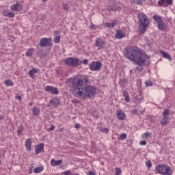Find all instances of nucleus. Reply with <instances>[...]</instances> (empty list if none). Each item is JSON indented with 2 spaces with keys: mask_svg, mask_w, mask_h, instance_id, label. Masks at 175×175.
<instances>
[{
  "mask_svg": "<svg viewBox=\"0 0 175 175\" xmlns=\"http://www.w3.org/2000/svg\"><path fill=\"white\" fill-rule=\"evenodd\" d=\"M140 146H146L147 144V142L146 141H140L139 142Z\"/></svg>",
  "mask_w": 175,
  "mask_h": 175,
  "instance_id": "46",
  "label": "nucleus"
},
{
  "mask_svg": "<svg viewBox=\"0 0 175 175\" xmlns=\"http://www.w3.org/2000/svg\"><path fill=\"white\" fill-rule=\"evenodd\" d=\"M44 2L45 1H48V0H42Z\"/></svg>",
  "mask_w": 175,
  "mask_h": 175,
  "instance_id": "59",
  "label": "nucleus"
},
{
  "mask_svg": "<svg viewBox=\"0 0 175 175\" xmlns=\"http://www.w3.org/2000/svg\"><path fill=\"white\" fill-rule=\"evenodd\" d=\"M122 94H123V96L125 99V101L129 102L131 100V98H129V93H128V92H126V90H123Z\"/></svg>",
  "mask_w": 175,
  "mask_h": 175,
  "instance_id": "25",
  "label": "nucleus"
},
{
  "mask_svg": "<svg viewBox=\"0 0 175 175\" xmlns=\"http://www.w3.org/2000/svg\"><path fill=\"white\" fill-rule=\"evenodd\" d=\"M7 17H9L10 18H14V13L12 12H9Z\"/></svg>",
  "mask_w": 175,
  "mask_h": 175,
  "instance_id": "36",
  "label": "nucleus"
},
{
  "mask_svg": "<svg viewBox=\"0 0 175 175\" xmlns=\"http://www.w3.org/2000/svg\"><path fill=\"white\" fill-rule=\"evenodd\" d=\"M115 170H116V175L121 174V169L120 168L116 167Z\"/></svg>",
  "mask_w": 175,
  "mask_h": 175,
  "instance_id": "41",
  "label": "nucleus"
},
{
  "mask_svg": "<svg viewBox=\"0 0 175 175\" xmlns=\"http://www.w3.org/2000/svg\"><path fill=\"white\" fill-rule=\"evenodd\" d=\"M126 35L125 32L122 31V30H117L115 38L116 39H122L125 38Z\"/></svg>",
  "mask_w": 175,
  "mask_h": 175,
  "instance_id": "16",
  "label": "nucleus"
},
{
  "mask_svg": "<svg viewBox=\"0 0 175 175\" xmlns=\"http://www.w3.org/2000/svg\"><path fill=\"white\" fill-rule=\"evenodd\" d=\"M55 129V126L54 125H51V127L49 129V132H53Z\"/></svg>",
  "mask_w": 175,
  "mask_h": 175,
  "instance_id": "45",
  "label": "nucleus"
},
{
  "mask_svg": "<svg viewBox=\"0 0 175 175\" xmlns=\"http://www.w3.org/2000/svg\"><path fill=\"white\" fill-rule=\"evenodd\" d=\"M138 23L139 25V33L140 35L144 34L146 31H147V27H148L150 24V21H148V18H147V16L146 14L143 12H140L138 14Z\"/></svg>",
  "mask_w": 175,
  "mask_h": 175,
  "instance_id": "3",
  "label": "nucleus"
},
{
  "mask_svg": "<svg viewBox=\"0 0 175 175\" xmlns=\"http://www.w3.org/2000/svg\"><path fill=\"white\" fill-rule=\"evenodd\" d=\"M116 116L118 120H120V121H124V120L126 118V114H125L121 109L116 111Z\"/></svg>",
  "mask_w": 175,
  "mask_h": 175,
  "instance_id": "14",
  "label": "nucleus"
},
{
  "mask_svg": "<svg viewBox=\"0 0 175 175\" xmlns=\"http://www.w3.org/2000/svg\"><path fill=\"white\" fill-rule=\"evenodd\" d=\"M120 140H125L126 139V134L122 133L119 137Z\"/></svg>",
  "mask_w": 175,
  "mask_h": 175,
  "instance_id": "37",
  "label": "nucleus"
},
{
  "mask_svg": "<svg viewBox=\"0 0 175 175\" xmlns=\"http://www.w3.org/2000/svg\"><path fill=\"white\" fill-rule=\"evenodd\" d=\"M33 51H35V49L33 48L29 49L25 53L26 57H32V54H33Z\"/></svg>",
  "mask_w": 175,
  "mask_h": 175,
  "instance_id": "26",
  "label": "nucleus"
},
{
  "mask_svg": "<svg viewBox=\"0 0 175 175\" xmlns=\"http://www.w3.org/2000/svg\"><path fill=\"white\" fill-rule=\"evenodd\" d=\"M100 132H103V133H109V129H107L106 127L100 129Z\"/></svg>",
  "mask_w": 175,
  "mask_h": 175,
  "instance_id": "39",
  "label": "nucleus"
},
{
  "mask_svg": "<svg viewBox=\"0 0 175 175\" xmlns=\"http://www.w3.org/2000/svg\"><path fill=\"white\" fill-rule=\"evenodd\" d=\"M107 10H108V12H111V10H114V6H113V5L108 6Z\"/></svg>",
  "mask_w": 175,
  "mask_h": 175,
  "instance_id": "44",
  "label": "nucleus"
},
{
  "mask_svg": "<svg viewBox=\"0 0 175 175\" xmlns=\"http://www.w3.org/2000/svg\"><path fill=\"white\" fill-rule=\"evenodd\" d=\"M83 65H88V59H84L83 61Z\"/></svg>",
  "mask_w": 175,
  "mask_h": 175,
  "instance_id": "48",
  "label": "nucleus"
},
{
  "mask_svg": "<svg viewBox=\"0 0 175 175\" xmlns=\"http://www.w3.org/2000/svg\"><path fill=\"white\" fill-rule=\"evenodd\" d=\"M165 0H159L158 1V5L159 6H162L163 8H166V6H167V5L165 4Z\"/></svg>",
  "mask_w": 175,
  "mask_h": 175,
  "instance_id": "31",
  "label": "nucleus"
},
{
  "mask_svg": "<svg viewBox=\"0 0 175 175\" xmlns=\"http://www.w3.org/2000/svg\"><path fill=\"white\" fill-rule=\"evenodd\" d=\"M124 57L135 62V65L138 66L136 67V70L139 71L143 70L144 65H146V62H148L150 59V57L143 53L142 49L133 46H129L126 49H124Z\"/></svg>",
  "mask_w": 175,
  "mask_h": 175,
  "instance_id": "2",
  "label": "nucleus"
},
{
  "mask_svg": "<svg viewBox=\"0 0 175 175\" xmlns=\"http://www.w3.org/2000/svg\"><path fill=\"white\" fill-rule=\"evenodd\" d=\"M25 147L27 151H31L32 148V139L31 138H29L26 140L25 143Z\"/></svg>",
  "mask_w": 175,
  "mask_h": 175,
  "instance_id": "17",
  "label": "nucleus"
},
{
  "mask_svg": "<svg viewBox=\"0 0 175 175\" xmlns=\"http://www.w3.org/2000/svg\"><path fill=\"white\" fill-rule=\"evenodd\" d=\"M0 120H3V116L0 115Z\"/></svg>",
  "mask_w": 175,
  "mask_h": 175,
  "instance_id": "55",
  "label": "nucleus"
},
{
  "mask_svg": "<svg viewBox=\"0 0 175 175\" xmlns=\"http://www.w3.org/2000/svg\"><path fill=\"white\" fill-rule=\"evenodd\" d=\"M31 110H32L33 116H35L36 117H38V116L40 114V108L34 107L32 108Z\"/></svg>",
  "mask_w": 175,
  "mask_h": 175,
  "instance_id": "22",
  "label": "nucleus"
},
{
  "mask_svg": "<svg viewBox=\"0 0 175 175\" xmlns=\"http://www.w3.org/2000/svg\"><path fill=\"white\" fill-rule=\"evenodd\" d=\"M1 163H2V161L0 160V165H1Z\"/></svg>",
  "mask_w": 175,
  "mask_h": 175,
  "instance_id": "58",
  "label": "nucleus"
},
{
  "mask_svg": "<svg viewBox=\"0 0 175 175\" xmlns=\"http://www.w3.org/2000/svg\"><path fill=\"white\" fill-rule=\"evenodd\" d=\"M75 128L76 129H79V128H80V124H79V123L75 124Z\"/></svg>",
  "mask_w": 175,
  "mask_h": 175,
  "instance_id": "51",
  "label": "nucleus"
},
{
  "mask_svg": "<svg viewBox=\"0 0 175 175\" xmlns=\"http://www.w3.org/2000/svg\"><path fill=\"white\" fill-rule=\"evenodd\" d=\"M32 105H33V103H29V106H32Z\"/></svg>",
  "mask_w": 175,
  "mask_h": 175,
  "instance_id": "56",
  "label": "nucleus"
},
{
  "mask_svg": "<svg viewBox=\"0 0 175 175\" xmlns=\"http://www.w3.org/2000/svg\"><path fill=\"white\" fill-rule=\"evenodd\" d=\"M150 136H151V133L150 132H146L142 134V137L144 139H147V137H150Z\"/></svg>",
  "mask_w": 175,
  "mask_h": 175,
  "instance_id": "32",
  "label": "nucleus"
},
{
  "mask_svg": "<svg viewBox=\"0 0 175 175\" xmlns=\"http://www.w3.org/2000/svg\"><path fill=\"white\" fill-rule=\"evenodd\" d=\"M145 85L146 87H151V85H152V82H151V81H146Z\"/></svg>",
  "mask_w": 175,
  "mask_h": 175,
  "instance_id": "40",
  "label": "nucleus"
},
{
  "mask_svg": "<svg viewBox=\"0 0 175 175\" xmlns=\"http://www.w3.org/2000/svg\"><path fill=\"white\" fill-rule=\"evenodd\" d=\"M24 131V127L22 125L19 126L17 130L18 136H21L23 135V132Z\"/></svg>",
  "mask_w": 175,
  "mask_h": 175,
  "instance_id": "27",
  "label": "nucleus"
},
{
  "mask_svg": "<svg viewBox=\"0 0 175 175\" xmlns=\"http://www.w3.org/2000/svg\"><path fill=\"white\" fill-rule=\"evenodd\" d=\"M62 129H63L62 128L59 129V132H62Z\"/></svg>",
  "mask_w": 175,
  "mask_h": 175,
  "instance_id": "57",
  "label": "nucleus"
},
{
  "mask_svg": "<svg viewBox=\"0 0 175 175\" xmlns=\"http://www.w3.org/2000/svg\"><path fill=\"white\" fill-rule=\"evenodd\" d=\"M61 163H62V160H57V161H56L54 159H52L51 160V165L52 166H58V165H61Z\"/></svg>",
  "mask_w": 175,
  "mask_h": 175,
  "instance_id": "21",
  "label": "nucleus"
},
{
  "mask_svg": "<svg viewBox=\"0 0 175 175\" xmlns=\"http://www.w3.org/2000/svg\"><path fill=\"white\" fill-rule=\"evenodd\" d=\"M152 18L156 23H157V28L159 31H166L167 29V26L165 24L163 19L162 17L159 16V15H154Z\"/></svg>",
  "mask_w": 175,
  "mask_h": 175,
  "instance_id": "5",
  "label": "nucleus"
},
{
  "mask_svg": "<svg viewBox=\"0 0 175 175\" xmlns=\"http://www.w3.org/2000/svg\"><path fill=\"white\" fill-rule=\"evenodd\" d=\"M44 90L45 91H46V92H51V94H52L53 95H58V94H59L58 89L53 86L46 85L44 88Z\"/></svg>",
  "mask_w": 175,
  "mask_h": 175,
  "instance_id": "10",
  "label": "nucleus"
},
{
  "mask_svg": "<svg viewBox=\"0 0 175 175\" xmlns=\"http://www.w3.org/2000/svg\"><path fill=\"white\" fill-rule=\"evenodd\" d=\"M70 85L73 91V95L80 99L92 98L96 92V89L92 85H85L88 83V79L81 75L68 79Z\"/></svg>",
  "mask_w": 175,
  "mask_h": 175,
  "instance_id": "1",
  "label": "nucleus"
},
{
  "mask_svg": "<svg viewBox=\"0 0 175 175\" xmlns=\"http://www.w3.org/2000/svg\"><path fill=\"white\" fill-rule=\"evenodd\" d=\"M138 110L137 109H133L132 111H131V113H133V114H139L138 113Z\"/></svg>",
  "mask_w": 175,
  "mask_h": 175,
  "instance_id": "49",
  "label": "nucleus"
},
{
  "mask_svg": "<svg viewBox=\"0 0 175 175\" xmlns=\"http://www.w3.org/2000/svg\"><path fill=\"white\" fill-rule=\"evenodd\" d=\"M61 32L59 31H54L53 34H54V38H53V42L54 43H58L59 40H61V35L59 34Z\"/></svg>",
  "mask_w": 175,
  "mask_h": 175,
  "instance_id": "15",
  "label": "nucleus"
},
{
  "mask_svg": "<svg viewBox=\"0 0 175 175\" xmlns=\"http://www.w3.org/2000/svg\"><path fill=\"white\" fill-rule=\"evenodd\" d=\"M160 53L163 55V58H165L166 59H168V61L172 62V56H170L169 53H166L163 50L160 51Z\"/></svg>",
  "mask_w": 175,
  "mask_h": 175,
  "instance_id": "19",
  "label": "nucleus"
},
{
  "mask_svg": "<svg viewBox=\"0 0 175 175\" xmlns=\"http://www.w3.org/2000/svg\"><path fill=\"white\" fill-rule=\"evenodd\" d=\"M169 121H170V118H169V116H163L160 123L163 126H165L169 124Z\"/></svg>",
  "mask_w": 175,
  "mask_h": 175,
  "instance_id": "18",
  "label": "nucleus"
},
{
  "mask_svg": "<svg viewBox=\"0 0 175 175\" xmlns=\"http://www.w3.org/2000/svg\"><path fill=\"white\" fill-rule=\"evenodd\" d=\"M131 2H133L135 5H142L143 2H146V0H131Z\"/></svg>",
  "mask_w": 175,
  "mask_h": 175,
  "instance_id": "30",
  "label": "nucleus"
},
{
  "mask_svg": "<svg viewBox=\"0 0 175 175\" xmlns=\"http://www.w3.org/2000/svg\"><path fill=\"white\" fill-rule=\"evenodd\" d=\"M90 29H94V30H96L99 29V26H96L92 23L90 25Z\"/></svg>",
  "mask_w": 175,
  "mask_h": 175,
  "instance_id": "33",
  "label": "nucleus"
},
{
  "mask_svg": "<svg viewBox=\"0 0 175 175\" xmlns=\"http://www.w3.org/2000/svg\"><path fill=\"white\" fill-rule=\"evenodd\" d=\"M59 105H61V101H59V99L57 98H52L51 100H49V105H48V107H58Z\"/></svg>",
  "mask_w": 175,
  "mask_h": 175,
  "instance_id": "11",
  "label": "nucleus"
},
{
  "mask_svg": "<svg viewBox=\"0 0 175 175\" xmlns=\"http://www.w3.org/2000/svg\"><path fill=\"white\" fill-rule=\"evenodd\" d=\"M15 98L18 99V100H21V96H16Z\"/></svg>",
  "mask_w": 175,
  "mask_h": 175,
  "instance_id": "54",
  "label": "nucleus"
},
{
  "mask_svg": "<svg viewBox=\"0 0 175 175\" xmlns=\"http://www.w3.org/2000/svg\"><path fill=\"white\" fill-rule=\"evenodd\" d=\"M170 113L169 109H165L163 113V117H167Z\"/></svg>",
  "mask_w": 175,
  "mask_h": 175,
  "instance_id": "34",
  "label": "nucleus"
},
{
  "mask_svg": "<svg viewBox=\"0 0 175 175\" xmlns=\"http://www.w3.org/2000/svg\"><path fill=\"white\" fill-rule=\"evenodd\" d=\"M95 46L98 47V50H102V49H105L106 46V41H105L102 38H97L95 40Z\"/></svg>",
  "mask_w": 175,
  "mask_h": 175,
  "instance_id": "8",
  "label": "nucleus"
},
{
  "mask_svg": "<svg viewBox=\"0 0 175 175\" xmlns=\"http://www.w3.org/2000/svg\"><path fill=\"white\" fill-rule=\"evenodd\" d=\"M63 9L64 10H69V5L67 4H63Z\"/></svg>",
  "mask_w": 175,
  "mask_h": 175,
  "instance_id": "43",
  "label": "nucleus"
},
{
  "mask_svg": "<svg viewBox=\"0 0 175 175\" xmlns=\"http://www.w3.org/2000/svg\"><path fill=\"white\" fill-rule=\"evenodd\" d=\"M64 175H70V171L64 172Z\"/></svg>",
  "mask_w": 175,
  "mask_h": 175,
  "instance_id": "53",
  "label": "nucleus"
},
{
  "mask_svg": "<svg viewBox=\"0 0 175 175\" xmlns=\"http://www.w3.org/2000/svg\"><path fill=\"white\" fill-rule=\"evenodd\" d=\"M156 173H159V174L162 175H172L173 174V169L172 167L165 165V164H160L155 167Z\"/></svg>",
  "mask_w": 175,
  "mask_h": 175,
  "instance_id": "4",
  "label": "nucleus"
},
{
  "mask_svg": "<svg viewBox=\"0 0 175 175\" xmlns=\"http://www.w3.org/2000/svg\"><path fill=\"white\" fill-rule=\"evenodd\" d=\"M125 83H126V80L121 79L120 81L119 82V84L120 85H121V87H124V85H125Z\"/></svg>",
  "mask_w": 175,
  "mask_h": 175,
  "instance_id": "38",
  "label": "nucleus"
},
{
  "mask_svg": "<svg viewBox=\"0 0 175 175\" xmlns=\"http://www.w3.org/2000/svg\"><path fill=\"white\" fill-rule=\"evenodd\" d=\"M122 94H123V96L125 99V101L129 102L131 100V98H129V93H128V92H126V90H123Z\"/></svg>",
  "mask_w": 175,
  "mask_h": 175,
  "instance_id": "24",
  "label": "nucleus"
},
{
  "mask_svg": "<svg viewBox=\"0 0 175 175\" xmlns=\"http://www.w3.org/2000/svg\"><path fill=\"white\" fill-rule=\"evenodd\" d=\"M88 175H96L94 172H92V171H89L88 173Z\"/></svg>",
  "mask_w": 175,
  "mask_h": 175,
  "instance_id": "52",
  "label": "nucleus"
},
{
  "mask_svg": "<svg viewBox=\"0 0 175 175\" xmlns=\"http://www.w3.org/2000/svg\"><path fill=\"white\" fill-rule=\"evenodd\" d=\"M68 66H79L83 64V62L76 57H68L64 61Z\"/></svg>",
  "mask_w": 175,
  "mask_h": 175,
  "instance_id": "6",
  "label": "nucleus"
},
{
  "mask_svg": "<svg viewBox=\"0 0 175 175\" xmlns=\"http://www.w3.org/2000/svg\"><path fill=\"white\" fill-rule=\"evenodd\" d=\"M146 44H147V46H151V42H150V40H146Z\"/></svg>",
  "mask_w": 175,
  "mask_h": 175,
  "instance_id": "50",
  "label": "nucleus"
},
{
  "mask_svg": "<svg viewBox=\"0 0 175 175\" xmlns=\"http://www.w3.org/2000/svg\"><path fill=\"white\" fill-rule=\"evenodd\" d=\"M35 73H38V69L33 68L29 71V76H30V77H33V75H35Z\"/></svg>",
  "mask_w": 175,
  "mask_h": 175,
  "instance_id": "29",
  "label": "nucleus"
},
{
  "mask_svg": "<svg viewBox=\"0 0 175 175\" xmlns=\"http://www.w3.org/2000/svg\"><path fill=\"white\" fill-rule=\"evenodd\" d=\"M22 10L23 5L19 2H16L15 4H12L10 6V10H12V12H21Z\"/></svg>",
  "mask_w": 175,
  "mask_h": 175,
  "instance_id": "12",
  "label": "nucleus"
},
{
  "mask_svg": "<svg viewBox=\"0 0 175 175\" xmlns=\"http://www.w3.org/2000/svg\"><path fill=\"white\" fill-rule=\"evenodd\" d=\"M146 165L147 166L148 169H151V167L152 166V163L150 161H148L146 162Z\"/></svg>",
  "mask_w": 175,
  "mask_h": 175,
  "instance_id": "35",
  "label": "nucleus"
},
{
  "mask_svg": "<svg viewBox=\"0 0 175 175\" xmlns=\"http://www.w3.org/2000/svg\"><path fill=\"white\" fill-rule=\"evenodd\" d=\"M39 44L40 47H51L53 46V39L51 38H41Z\"/></svg>",
  "mask_w": 175,
  "mask_h": 175,
  "instance_id": "7",
  "label": "nucleus"
},
{
  "mask_svg": "<svg viewBox=\"0 0 175 175\" xmlns=\"http://www.w3.org/2000/svg\"><path fill=\"white\" fill-rule=\"evenodd\" d=\"M89 68L92 72L99 70L102 68V63L100 62H92L89 65Z\"/></svg>",
  "mask_w": 175,
  "mask_h": 175,
  "instance_id": "9",
  "label": "nucleus"
},
{
  "mask_svg": "<svg viewBox=\"0 0 175 175\" xmlns=\"http://www.w3.org/2000/svg\"><path fill=\"white\" fill-rule=\"evenodd\" d=\"M43 170H44V167H43V166H41L34 168L33 172L35 173H40L41 172H43Z\"/></svg>",
  "mask_w": 175,
  "mask_h": 175,
  "instance_id": "28",
  "label": "nucleus"
},
{
  "mask_svg": "<svg viewBox=\"0 0 175 175\" xmlns=\"http://www.w3.org/2000/svg\"><path fill=\"white\" fill-rule=\"evenodd\" d=\"M167 5H173V0H165Z\"/></svg>",
  "mask_w": 175,
  "mask_h": 175,
  "instance_id": "42",
  "label": "nucleus"
},
{
  "mask_svg": "<svg viewBox=\"0 0 175 175\" xmlns=\"http://www.w3.org/2000/svg\"><path fill=\"white\" fill-rule=\"evenodd\" d=\"M4 84L5 85H6V87H13L14 85V83L13 82V81H12V79L5 80Z\"/></svg>",
  "mask_w": 175,
  "mask_h": 175,
  "instance_id": "23",
  "label": "nucleus"
},
{
  "mask_svg": "<svg viewBox=\"0 0 175 175\" xmlns=\"http://www.w3.org/2000/svg\"><path fill=\"white\" fill-rule=\"evenodd\" d=\"M8 14H9V12H8L7 10L3 11V15L5 17H8Z\"/></svg>",
  "mask_w": 175,
  "mask_h": 175,
  "instance_id": "47",
  "label": "nucleus"
},
{
  "mask_svg": "<svg viewBox=\"0 0 175 175\" xmlns=\"http://www.w3.org/2000/svg\"><path fill=\"white\" fill-rule=\"evenodd\" d=\"M75 175H80V174H76Z\"/></svg>",
  "mask_w": 175,
  "mask_h": 175,
  "instance_id": "60",
  "label": "nucleus"
},
{
  "mask_svg": "<svg viewBox=\"0 0 175 175\" xmlns=\"http://www.w3.org/2000/svg\"><path fill=\"white\" fill-rule=\"evenodd\" d=\"M104 25L107 28H114L117 25V21H113V23H105Z\"/></svg>",
  "mask_w": 175,
  "mask_h": 175,
  "instance_id": "20",
  "label": "nucleus"
},
{
  "mask_svg": "<svg viewBox=\"0 0 175 175\" xmlns=\"http://www.w3.org/2000/svg\"><path fill=\"white\" fill-rule=\"evenodd\" d=\"M44 150V144L41 143L35 146L34 151L36 155H38V154H40L42 152V151Z\"/></svg>",
  "mask_w": 175,
  "mask_h": 175,
  "instance_id": "13",
  "label": "nucleus"
}]
</instances>
